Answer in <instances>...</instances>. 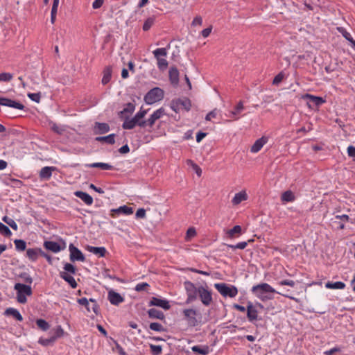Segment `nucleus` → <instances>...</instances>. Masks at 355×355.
Instances as JSON below:
<instances>
[{"label": "nucleus", "instance_id": "f257e3e1", "mask_svg": "<svg viewBox=\"0 0 355 355\" xmlns=\"http://www.w3.org/2000/svg\"><path fill=\"white\" fill-rule=\"evenodd\" d=\"M251 291L257 298H259L260 300L263 302L272 300V293H277L284 297L293 300L295 302H298V299L294 297L289 296L288 295L283 294L279 292H277L270 285H269L267 283H261L252 286Z\"/></svg>", "mask_w": 355, "mask_h": 355}, {"label": "nucleus", "instance_id": "f03ea898", "mask_svg": "<svg viewBox=\"0 0 355 355\" xmlns=\"http://www.w3.org/2000/svg\"><path fill=\"white\" fill-rule=\"evenodd\" d=\"M147 114L146 110H139L132 119L126 118L123 123V128L131 130L138 125L140 127L146 125V121L141 120Z\"/></svg>", "mask_w": 355, "mask_h": 355}, {"label": "nucleus", "instance_id": "7ed1b4c3", "mask_svg": "<svg viewBox=\"0 0 355 355\" xmlns=\"http://www.w3.org/2000/svg\"><path fill=\"white\" fill-rule=\"evenodd\" d=\"M182 313L189 326L196 327L200 323L202 316L198 310L188 308L183 309Z\"/></svg>", "mask_w": 355, "mask_h": 355}, {"label": "nucleus", "instance_id": "20e7f679", "mask_svg": "<svg viewBox=\"0 0 355 355\" xmlns=\"http://www.w3.org/2000/svg\"><path fill=\"white\" fill-rule=\"evenodd\" d=\"M14 288L17 291V299L18 302L25 304L27 301L26 296H29L32 294L31 287L28 285L17 283Z\"/></svg>", "mask_w": 355, "mask_h": 355}, {"label": "nucleus", "instance_id": "39448f33", "mask_svg": "<svg viewBox=\"0 0 355 355\" xmlns=\"http://www.w3.org/2000/svg\"><path fill=\"white\" fill-rule=\"evenodd\" d=\"M216 289L223 297H234L238 294V289L235 286L227 285L225 283H216L214 284Z\"/></svg>", "mask_w": 355, "mask_h": 355}, {"label": "nucleus", "instance_id": "423d86ee", "mask_svg": "<svg viewBox=\"0 0 355 355\" xmlns=\"http://www.w3.org/2000/svg\"><path fill=\"white\" fill-rule=\"evenodd\" d=\"M153 53L157 62V67L161 71H164L168 67V61L164 58L167 55L166 48H158L153 51Z\"/></svg>", "mask_w": 355, "mask_h": 355}, {"label": "nucleus", "instance_id": "0eeeda50", "mask_svg": "<svg viewBox=\"0 0 355 355\" xmlns=\"http://www.w3.org/2000/svg\"><path fill=\"white\" fill-rule=\"evenodd\" d=\"M164 94V91L161 88L155 87L146 94L144 101L147 104L151 105L162 100Z\"/></svg>", "mask_w": 355, "mask_h": 355}, {"label": "nucleus", "instance_id": "6e6552de", "mask_svg": "<svg viewBox=\"0 0 355 355\" xmlns=\"http://www.w3.org/2000/svg\"><path fill=\"white\" fill-rule=\"evenodd\" d=\"M170 107L176 113L182 110L189 111L191 108V102L187 98H175L171 102Z\"/></svg>", "mask_w": 355, "mask_h": 355}, {"label": "nucleus", "instance_id": "1a4fd4ad", "mask_svg": "<svg viewBox=\"0 0 355 355\" xmlns=\"http://www.w3.org/2000/svg\"><path fill=\"white\" fill-rule=\"evenodd\" d=\"M186 291L187 298L186 300L187 304H190L197 299L198 295L199 286L196 287L194 284L189 281H187L184 284Z\"/></svg>", "mask_w": 355, "mask_h": 355}, {"label": "nucleus", "instance_id": "9d476101", "mask_svg": "<svg viewBox=\"0 0 355 355\" xmlns=\"http://www.w3.org/2000/svg\"><path fill=\"white\" fill-rule=\"evenodd\" d=\"M198 296L200 299L201 302L205 306H209L212 302L213 299L211 292L208 289L207 286H199Z\"/></svg>", "mask_w": 355, "mask_h": 355}, {"label": "nucleus", "instance_id": "9b49d317", "mask_svg": "<svg viewBox=\"0 0 355 355\" xmlns=\"http://www.w3.org/2000/svg\"><path fill=\"white\" fill-rule=\"evenodd\" d=\"M44 247L52 252L58 253L65 248L66 244L64 241H61V243H59L55 241H46L44 242Z\"/></svg>", "mask_w": 355, "mask_h": 355}, {"label": "nucleus", "instance_id": "f8f14e48", "mask_svg": "<svg viewBox=\"0 0 355 355\" xmlns=\"http://www.w3.org/2000/svg\"><path fill=\"white\" fill-rule=\"evenodd\" d=\"M302 98L309 101L307 102V105L310 108H313V106L318 107L325 103V100L322 97L315 96L308 94L304 95Z\"/></svg>", "mask_w": 355, "mask_h": 355}, {"label": "nucleus", "instance_id": "ddd939ff", "mask_svg": "<svg viewBox=\"0 0 355 355\" xmlns=\"http://www.w3.org/2000/svg\"><path fill=\"white\" fill-rule=\"evenodd\" d=\"M69 250L70 252V260L71 261H83L85 260V257L82 252L76 247H75L73 244L69 245Z\"/></svg>", "mask_w": 355, "mask_h": 355}, {"label": "nucleus", "instance_id": "4468645a", "mask_svg": "<svg viewBox=\"0 0 355 355\" xmlns=\"http://www.w3.org/2000/svg\"><path fill=\"white\" fill-rule=\"evenodd\" d=\"M0 105L21 110L24 108V106L21 103L3 97H0Z\"/></svg>", "mask_w": 355, "mask_h": 355}, {"label": "nucleus", "instance_id": "2eb2a0df", "mask_svg": "<svg viewBox=\"0 0 355 355\" xmlns=\"http://www.w3.org/2000/svg\"><path fill=\"white\" fill-rule=\"evenodd\" d=\"M150 305L159 306L165 310H168L171 307L168 300L158 297H152Z\"/></svg>", "mask_w": 355, "mask_h": 355}, {"label": "nucleus", "instance_id": "dca6fc26", "mask_svg": "<svg viewBox=\"0 0 355 355\" xmlns=\"http://www.w3.org/2000/svg\"><path fill=\"white\" fill-rule=\"evenodd\" d=\"M165 114L164 109L159 108L155 111L149 117V119L146 121V125L148 124L149 126L152 127L155 121L160 119Z\"/></svg>", "mask_w": 355, "mask_h": 355}, {"label": "nucleus", "instance_id": "f3484780", "mask_svg": "<svg viewBox=\"0 0 355 355\" xmlns=\"http://www.w3.org/2000/svg\"><path fill=\"white\" fill-rule=\"evenodd\" d=\"M247 317L250 322L257 320L258 318V311L250 302L248 303L247 306Z\"/></svg>", "mask_w": 355, "mask_h": 355}, {"label": "nucleus", "instance_id": "a211bd4d", "mask_svg": "<svg viewBox=\"0 0 355 355\" xmlns=\"http://www.w3.org/2000/svg\"><path fill=\"white\" fill-rule=\"evenodd\" d=\"M107 297L110 302L113 305H118L124 300L123 297L119 293L114 291H109Z\"/></svg>", "mask_w": 355, "mask_h": 355}, {"label": "nucleus", "instance_id": "6ab92c4d", "mask_svg": "<svg viewBox=\"0 0 355 355\" xmlns=\"http://www.w3.org/2000/svg\"><path fill=\"white\" fill-rule=\"evenodd\" d=\"M268 139L266 137H262L257 139L250 148V151L253 153H258L262 147L268 142Z\"/></svg>", "mask_w": 355, "mask_h": 355}, {"label": "nucleus", "instance_id": "aec40b11", "mask_svg": "<svg viewBox=\"0 0 355 355\" xmlns=\"http://www.w3.org/2000/svg\"><path fill=\"white\" fill-rule=\"evenodd\" d=\"M42 252L40 248H28L26 250V257L31 261H35Z\"/></svg>", "mask_w": 355, "mask_h": 355}, {"label": "nucleus", "instance_id": "412c9836", "mask_svg": "<svg viewBox=\"0 0 355 355\" xmlns=\"http://www.w3.org/2000/svg\"><path fill=\"white\" fill-rule=\"evenodd\" d=\"M74 195L81 199L87 205H91L93 203L92 197L85 192L77 191Z\"/></svg>", "mask_w": 355, "mask_h": 355}, {"label": "nucleus", "instance_id": "4be33fe9", "mask_svg": "<svg viewBox=\"0 0 355 355\" xmlns=\"http://www.w3.org/2000/svg\"><path fill=\"white\" fill-rule=\"evenodd\" d=\"M225 234L230 239L236 238L242 234V227L236 225L232 229L225 230Z\"/></svg>", "mask_w": 355, "mask_h": 355}, {"label": "nucleus", "instance_id": "5701e85b", "mask_svg": "<svg viewBox=\"0 0 355 355\" xmlns=\"http://www.w3.org/2000/svg\"><path fill=\"white\" fill-rule=\"evenodd\" d=\"M55 170L53 166L43 167L40 172V177L42 180H49L52 175V172Z\"/></svg>", "mask_w": 355, "mask_h": 355}, {"label": "nucleus", "instance_id": "b1692460", "mask_svg": "<svg viewBox=\"0 0 355 355\" xmlns=\"http://www.w3.org/2000/svg\"><path fill=\"white\" fill-rule=\"evenodd\" d=\"M248 198V195L245 191H241L235 194L234 198L232 200V203L234 205H237L240 204L241 202L246 200Z\"/></svg>", "mask_w": 355, "mask_h": 355}, {"label": "nucleus", "instance_id": "393cba45", "mask_svg": "<svg viewBox=\"0 0 355 355\" xmlns=\"http://www.w3.org/2000/svg\"><path fill=\"white\" fill-rule=\"evenodd\" d=\"M87 250L96 255H98L100 257H103L105 256L106 250L104 247H94L88 245L87 247Z\"/></svg>", "mask_w": 355, "mask_h": 355}, {"label": "nucleus", "instance_id": "a878e982", "mask_svg": "<svg viewBox=\"0 0 355 355\" xmlns=\"http://www.w3.org/2000/svg\"><path fill=\"white\" fill-rule=\"evenodd\" d=\"M112 212L117 214L130 215L133 213V209L126 205L121 206L117 209H112Z\"/></svg>", "mask_w": 355, "mask_h": 355}, {"label": "nucleus", "instance_id": "bb28decb", "mask_svg": "<svg viewBox=\"0 0 355 355\" xmlns=\"http://www.w3.org/2000/svg\"><path fill=\"white\" fill-rule=\"evenodd\" d=\"M85 166L88 168H100L102 170H111L113 168V166H112L107 163H103V162H95V163H92V164H86Z\"/></svg>", "mask_w": 355, "mask_h": 355}, {"label": "nucleus", "instance_id": "cd10ccee", "mask_svg": "<svg viewBox=\"0 0 355 355\" xmlns=\"http://www.w3.org/2000/svg\"><path fill=\"white\" fill-rule=\"evenodd\" d=\"M94 130L97 134H104L110 130V127L105 123H96Z\"/></svg>", "mask_w": 355, "mask_h": 355}, {"label": "nucleus", "instance_id": "c85d7f7f", "mask_svg": "<svg viewBox=\"0 0 355 355\" xmlns=\"http://www.w3.org/2000/svg\"><path fill=\"white\" fill-rule=\"evenodd\" d=\"M60 277L64 279L73 288H75L77 287V283L75 279L70 275L66 272H61Z\"/></svg>", "mask_w": 355, "mask_h": 355}, {"label": "nucleus", "instance_id": "c756f323", "mask_svg": "<svg viewBox=\"0 0 355 355\" xmlns=\"http://www.w3.org/2000/svg\"><path fill=\"white\" fill-rule=\"evenodd\" d=\"M191 350L195 353H198L202 355H207L209 353V347L207 345H195L191 347Z\"/></svg>", "mask_w": 355, "mask_h": 355}, {"label": "nucleus", "instance_id": "7c9ffc66", "mask_svg": "<svg viewBox=\"0 0 355 355\" xmlns=\"http://www.w3.org/2000/svg\"><path fill=\"white\" fill-rule=\"evenodd\" d=\"M244 109L243 103L242 101H239L234 110L230 112V116L234 119H238L237 115L239 114Z\"/></svg>", "mask_w": 355, "mask_h": 355}, {"label": "nucleus", "instance_id": "2f4dec72", "mask_svg": "<svg viewBox=\"0 0 355 355\" xmlns=\"http://www.w3.org/2000/svg\"><path fill=\"white\" fill-rule=\"evenodd\" d=\"M169 78L172 84L177 85L179 80V72L176 68H171L169 71Z\"/></svg>", "mask_w": 355, "mask_h": 355}, {"label": "nucleus", "instance_id": "473e14b6", "mask_svg": "<svg viewBox=\"0 0 355 355\" xmlns=\"http://www.w3.org/2000/svg\"><path fill=\"white\" fill-rule=\"evenodd\" d=\"M135 107L132 103H128L122 111L120 112V115L122 118H128L126 114H130L135 111Z\"/></svg>", "mask_w": 355, "mask_h": 355}, {"label": "nucleus", "instance_id": "72a5a7b5", "mask_svg": "<svg viewBox=\"0 0 355 355\" xmlns=\"http://www.w3.org/2000/svg\"><path fill=\"white\" fill-rule=\"evenodd\" d=\"M325 287L329 289H344L345 284L342 282H328L325 284Z\"/></svg>", "mask_w": 355, "mask_h": 355}, {"label": "nucleus", "instance_id": "f704fd0d", "mask_svg": "<svg viewBox=\"0 0 355 355\" xmlns=\"http://www.w3.org/2000/svg\"><path fill=\"white\" fill-rule=\"evenodd\" d=\"M148 313L149 317L152 318H157V319L162 320L164 317V313L161 311L154 309V308L149 309L148 311Z\"/></svg>", "mask_w": 355, "mask_h": 355}, {"label": "nucleus", "instance_id": "c9c22d12", "mask_svg": "<svg viewBox=\"0 0 355 355\" xmlns=\"http://www.w3.org/2000/svg\"><path fill=\"white\" fill-rule=\"evenodd\" d=\"M5 313L6 315H10L13 316L15 319H17L18 321H22L23 317L21 315V313L15 309L14 308H8L6 310Z\"/></svg>", "mask_w": 355, "mask_h": 355}, {"label": "nucleus", "instance_id": "e433bc0d", "mask_svg": "<svg viewBox=\"0 0 355 355\" xmlns=\"http://www.w3.org/2000/svg\"><path fill=\"white\" fill-rule=\"evenodd\" d=\"M51 129L58 135H62L65 131V126L58 125L56 123L51 121L49 122Z\"/></svg>", "mask_w": 355, "mask_h": 355}, {"label": "nucleus", "instance_id": "4c0bfd02", "mask_svg": "<svg viewBox=\"0 0 355 355\" xmlns=\"http://www.w3.org/2000/svg\"><path fill=\"white\" fill-rule=\"evenodd\" d=\"M114 137V134H110L107 136L96 137V140L98 141H105L110 144H113L115 142Z\"/></svg>", "mask_w": 355, "mask_h": 355}, {"label": "nucleus", "instance_id": "58836bf2", "mask_svg": "<svg viewBox=\"0 0 355 355\" xmlns=\"http://www.w3.org/2000/svg\"><path fill=\"white\" fill-rule=\"evenodd\" d=\"M281 199L283 202H292L295 200V196L291 191H286L282 193Z\"/></svg>", "mask_w": 355, "mask_h": 355}, {"label": "nucleus", "instance_id": "ea45409f", "mask_svg": "<svg viewBox=\"0 0 355 355\" xmlns=\"http://www.w3.org/2000/svg\"><path fill=\"white\" fill-rule=\"evenodd\" d=\"M111 77H112L111 69L110 67H107L103 71V76L102 78V83L103 85H106L107 83H108L111 79Z\"/></svg>", "mask_w": 355, "mask_h": 355}, {"label": "nucleus", "instance_id": "a19ab883", "mask_svg": "<svg viewBox=\"0 0 355 355\" xmlns=\"http://www.w3.org/2000/svg\"><path fill=\"white\" fill-rule=\"evenodd\" d=\"M52 332H53V335L51 337L54 338V342L58 338L62 337L64 334V331L61 326H58L56 328L53 329Z\"/></svg>", "mask_w": 355, "mask_h": 355}, {"label": "nucleus", "instance_id": "79ce46f5", "mask_svg": "<svg viewBox=\"0 0 355 355\" xmlns=\"http://www.w3.org/2000/svg\"><path fill=\"white\" fill-rule=\"evenodd\" d=\"M15 248L19 251H24L26 248V243L24 240L16 239L14 241Z\"/></svg>", "mask_w": 355, "mask_h": 355}, {"label": "nucleus", "instance_id": "37998d69", "mask_svg": "<svg viewBox=\"0 0 355 355\" xmlns=\"http://www.w3.org/2000/svg\"><path fill=\"white\" fill-rule=\"evenodd\" d=\"M36 324H37V327L40 329H41L42 331H46L50 327V325L49 324V323L43 319H37L36 320Z\"/></svg>", "mask_w": 355, "mask_h": 355}, {"label": "nucleus", "instance_id": "c03bdc74", "mask_svg": "<svg viewBox=\"0 0 355 355\" xmlns=\"http://www.w3.org/2000/svg\"><path fill=\"white\" fill-rule=\"evenodd\" d=\"M338 31L343 35V36L351 43V45L352 44L353 42H355V40H353L351 34L347 32L344 28H338Z\"/></svg>", "mask_w": 355, "mask_h": 355}, {"label": "nucleus", "instance_id": "a18cd8bd", "mask_svg": "<svg viewBox=\"0 0 355 355\" xmlns=\"http://www.w3.org/2000/svg\"><path fill=\"white\" fill-rule=\"evenodd\" d=\"M3 220L14 230H17L18 226L16 222L12 218L8 216H4L3 218Z\"/></svg>", "mask_w": 355, "mask_h": 355}, {"label": "nucleus", "instance_id": "49530a36", "mask_svg": "<svg viewBox=\"0 0 355 355\" xmlns=\"http://www.w3.org/2000/svg\"><path fill=\"white\" fill-rule=\"evenodd\" d=\"M0 233L4 236H9L12 234L8 226L0 222Z\"/></svg>", "mask_w": 355, "mask_h": 355}, {"label": "nucleus", "instance_id": "de8ad7c7", "mask_svg": "<svg viewBox=\"0 0 355 355\" xmlns=\"http://www.w3.org/2000/svg\"><path fill=\"white\" fill-rule=\"evenodd\" d=\"M150 348L151 350V353L153 355H159V354H161L162 351V348L161 345H155L150 344Z\"/></svg>", "mask_w": 355, "mask_h": 355}, {"label": "nucleus", "instance_id": "09e8293b", "mask_svg": "<svg viewBox=\"0 0 355 355\" xmlns=\"http://www.w3.org/2000/svg\"><path fill=\"white\" fill-rule=\"evenodd\" d=\"M38 343L43 346H48L54 343V338H52L51 336L49 338H40Z\"/></svg>", "mask_w": 355, "mask_h": 355}, {"label": "nucleus", "instance_id": "8fccbe9b", "mask_svg": "<svg viewBox=\"0 0 355 355\" xmlns=\"http://www.w3.org/2000/svg\"><path fill=\"white\" fill-rule=\"evenodd\" d=\"M248 243L245 241L238 243L236 245H228V248L235 250V249H245L247 246Z\"/></svg>", "mask_w": 355, "mask_h": 355}, {"label": "nucleus", "instance_id": "3c124183", "mask_svg": "<svg viewBox=\"0 0 355 355\" xmlns=\"http://www.w3.org/2000/svg\"><path fill=\"white\" fill-rule=\"evenodd\" d=\"M13 76L10 73H0V81L1 82H8L12 78Z\"/></svg>", "mask_w": 355, "mask_h": 355}, {"label": "nucleus", "instance_id": "603ef678", "mask_svg": "<svg viewBox=\"0 0 355 355\" xmlns=\"http://www.w3.org/2000/svg\"><path fill=\"white\" fill-rule=\"evenodd\" d=\"M153 23H154V19L153 18H148L144 24L143 30L144 31H148L153 26Z\"/></svg>", "mask_w": 355, "mask_h": 355}, {"label": "nucleus", "instance_id": "864d4df0", "mask_svg": "<svg viewBox=\"0 0 355 355\" xmlns=\"http://www.w3.org/2000/svg\"><path fill=\"white\" fill-rule=\"evenodd\" d=\"M149 327L151 330H153L155 331H161L163 329L162 325L158 322L150 323Z\"/></svg>", "mask_w": 355, "mask_h": 355}, {"label": "nucleus", "instance_id": "5fc2aeb1", "mask_svg": "<svg viewBox=\"0 0 355 355\" xmlns=\"http://www.w3.org/2000/svg\"><path fill=\"white\" fill-rule=\"evenodd\" d=\"M64 272H69L70 274H74L76 272L75 267L69 263H67L64 266Z\"/></svg>", "mask_w": 355, "mask_h": 355}, {"label": "nucleus", "instance_id": "6e6d98bb", "mask_svg": "<svg viewBox=\"0 0 355 355\" xmlns=\"http://www.w3.org/2000/svg\"><path fill=\"white\" fill-rule=\"evenodd\" d=\"M284 78V74L282 72L278 73L273 79L272 83L273 85L279 84Z\"/></svg>", "mask_w": 355, "mask_h": 355}, {"label": "nucleus", "instance_id": "4d7b16f0", "mask_svg": "<svg viewBox=\"0 0 355 355\" xmlns=\"http://www.w3.org/2000/svg\"><path fill=\"white\" fill-rule=\"evenodd\" d=\"M28 96L33 101L36 103H39L40 101V93H29Z\"/></svg>", "mask_w": 355, "mask_h": 355}, {"label": "nucleus", "instance_id": "13d9d810", "mask_svg": "<svg viewBox=\"0 0 355 355\" xmlns=\"http://www.w3.org/2000/svg\"><path fill=\"white\" fill-rule=\"evenodd\" d=\"M218 111L217 110V109H214V110H213L212 111L209 112L207 114V116H206V117H205V119H206L207 121H211L212 119H214V118H216V116H217V114H218Z\"/></svg>", "mask_w": 355, "mask_h": 355}, {"label": "nucleus", "instance_id": "bf43d9fd", "mask_svg": "<svg viewBox=\"0 0 355 355\" xmlns=\"http://www.w3.org/2000/svg\"><path fill=\"white\" fill-rule=\"evenodd\" d=\"M278 284L281 286H289L291 287H293L295 285V282L290 279L280 281Z\"/></svg>", "mask_w": 355, "mask_h": 355}, {"label": "nucleus", "instance_id": "052dcab7", "mask_svg": "<svg viewBox=\"0 0 355 355\" xmlns=\"http://www.w3.org/2000/svg\"><path fill=\"white\" fill-rule=\"evenodd\" d=\"M196 234V230L193 227L189 228L187 232V236H186L187 240H189L191 238L195 236Z\"/></svg>", "mask_w": 355, "mask_h": 355}, {"label": "nucleus", "instance_id": "680f3d73", "mask_svg": "<svg viewBox=\"0 0 355 355\" xmlns=\"http://www.w3.org/2000/svg\"><path fill=\"white\" fill-rule=\"evenodd\" d=\"M202 24V19L200 16H197L196 17L192 23H191V25L193 26H201Z\"/></svg>", "mask_w": 355, "mask_h": 355}, {"label": "nucleus", "instance_id": "e2e57ef3", "mask_svg": "<svg viewBox=\"0 0 355 355\" xmlns=\"http://www.w3.org/2000/svg\"><path fill=\"white\" fill-rule=\"evenodd\" d=\"M135 216L137 218H144L146 216V210L144 209H139L136 211Z\"/></svg>", "mask_w": 355, "mask_h": 355}, {"label": "nucleus", "instance_id": "0e129e2a", "mask_svg": "<svg viewBox=\"0 0 355 355\" xmlns=\"http://www.w3.org/2000/svg\"><path fill=\"white\" fill-rule=\"evenodd\" d=\"M149 285L147 283L143 282L136 285L135 291H142L145 290L146 288L148 287Z\"/></svg>", "mask_w": 355, "mask_h": 355}, {"label": "nucleus", "instance_id": "69168bd1", "mask_svg": "<svg viewBox=\"0 0 355 355\" xmlns=\"http://www.w3.org/2000/svg\"><path fill=\"white\" fill-rule=\"evenodd\" d=\"M89 302L92 303V311L94 313L97 314L98 313V304L96 303V300H94L93 298H90L89 300Z\"/></svg>", "mask_w": 355, "mask_h": 355}, {"label": "nucleus", "instance_id": "338daca9", "mask_svg": "<svg viewBox=\"0 0 355 355\" xmlns=\"http://www.w3.org/2000/svg\"><path fill=\"white\" fill-rule=\"evenodd\" d=\"M347 154L349 157H352L353 159H355V147L353 146H348Z\"/></svg>", "mask_w": 355, "mask_h": 355}, {"label": "nucleus", "instance_id": "774afa93", "mask_svg": "<svg viewBox=\"0 0 355 355\" xmlns=\"http://www.w3.org/2000/svg\"><path fill=\"white\" fill-rule=\"evenodd\" d=\"M211 30H212L211 26H209V27L202 30L201 32L202 36L205 38L207 37L210 35Z\"/></svg>", "mask_w": 355, "mask_h": 355}]
</instances>
